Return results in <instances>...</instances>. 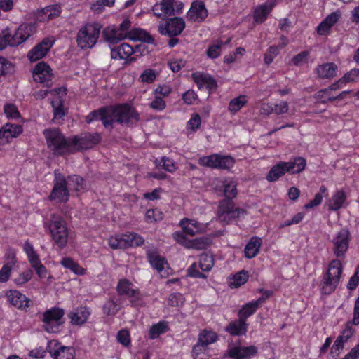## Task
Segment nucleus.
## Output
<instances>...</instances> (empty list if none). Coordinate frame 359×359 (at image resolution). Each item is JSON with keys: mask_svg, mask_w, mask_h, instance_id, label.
I'll return each mask as SVG.
<instances>
[{"mask_svg": "<svg viewBox=\"0 0 359 359\" xmlns=\"http://www.w3.org/2000/svg\"><path fill=\"white\" fill-rule=\"evenodd\" d=\"M43 135L48 148L55 156H63L72 153L71 138L67 139L56 128L45 129Z\"/></svg>", "mask_w": 359, "mask_h": 359, "instance_id": "1", "label": "nucleus"}, {"mask_svg": "<svg viewBox=\"0 0 359 359\" xmlns=\"http://www.w3.org/2000/svg\"><path fill=\"white\" fill-rule=\"evenodd\" d=\"M110 127H113L114 122L121 124L133 125L139 121V114L135 109L127 104H120L116 107H108Z\"/></svg>", "mask_w": 359, "mask_h": 359, "instance_id": "2", "label": "nucleus"}, {"mask_svg": "<svg viewBox=\"0 0 359 359\" xmlns=\"http://www.w3.org/2000/svg\"><path fill=\"white\" fill-rule=\"evenodd\" d=\"M52 241L60 249L64 248L68 241L69 230L65 221L60 216L53 215L51 219L46 223Z\"/></svg>", "mask_w": 359, "mask_h": 359, "instance_id": "3", "label": "nucleus"}, {"mask_svg": "<svg viewBox=\"0 0 359 359\" xmlns=\"http://www.w3.org/2000/svg\"><path fill=\"white\" fill-rule=\"evenodd\" d=\"M342 273V265L339 259L332 260L328 266L327 273L324 275L321 283V292L330 294L335 290Z\"/></svg>", "mask_w": 359, "mask_h": 359, "instance_id": "4", "label": "nucleus"}, {"mask_svg": "<svg viewBox=\"0 0 359 359\" xmlns=\"http://www.w3.org/2000/svg\"><path fill=\"white\" fill-rule=\"evenodd\" d=\"M102 25L97 22L88 23L82 27L77 33L76 41L82 48H91L97 43Z\"/></svg>", "mask_w": 359, "mask_h": 359, "instance_id": "5", "label": "nucleus"}, {"mask_svg": "<svg viewBox=\"0 0 359 359\" xmlns=\"http://www.w3.org/2000/svg\"><path fill=\"white\" fill-rule=\"evenodd\" d=\"M144 242V238L135 233H127L111 236L108 239V244L114 250L124 249L134 245L140 246Z\"/></svg>", "mask_w": 359, "mask_h": 359, "instance_id": "6", "label": "nucleus"}, {"mask_svg": "<svg viewBox=\"0 0 359 359\" xmlns=\"http://www.w3.org/2000/svg\"><path fill=\"white\" fill-rule=\"evenodd\" d=\"M245 211L240 208H236L231 200L223 199L218 205L217 218L224 224H229L236 218L243 216Z\"/></svg>", "mask_w": 359, "mask_h": 359, "instance_id": "7", "label": "nucleus"}, {"mask_svg": "<svg viewBox=\"0 0 359 359\" xmlns=\"http://www.w3.org/2000/svg\"><path fill=\"white\" fill-rule=\"evenodd\" d=\"M64 316L63 309L58 307H53L43 314V327L48 332H56L59 326L62 324V318Z\"/></svg>", "mask_w": 359, "mask_h": 359, "instance_id": "8", "label": "nucleus"}, {"mask_svg": "<svg viewBox=\"0 0 359 359\" xmlns=\"http://www.w3.org/2000/svg\"><path fill=\"white\" fill-rule=\"evenodd\" d=\"M100 136L97 133H83L71 137L72 153L83 149L92 148L99 143Z\"/></svg>", "mask_w": 359, "mask_h": 359, "instance_id": "9", "label": "nucleus"}, {"mask_svg": "<svg viewBox=\"0 0 359 359\" xmlns=\"http://www.w3.org/2000/svg\"><path fill=\"white\" fill-rule=\"evenodd\" d=\"M185 28L183 18L175 17L165 22H160L158 27L159 33L163 36L173 37L180 35Z\"/></svg>", "mask_w": 359, "mask_h": 359, "instance_id": "10", "label": "nucleus"}, {"mask_svg": "<svg viewBox=\"0 0 359 359\" xmlns=\"http://www.w3.org/2000/svg\"><path fill=\"white\" fill-rule=\"evenodd\" d=\"M69 191L66 179L60 173L55 172L54 186L50 198L57 202H66L69 197Z\"/></svg>", "mask_w": 359, "mask_h": 359, "instance_id": "11", "label": "nucleus"}, {"mask_svg": "<svg viewBox=\"0 0 359 359\" xmlns=\"http://www.w3.org/2000/svg\"><path fill=\"white\" fill-rule=\"evenodd\" d=\"M116 291L120 295L130 298L133 305L142 304V295L140 291L128 279L122 278L118 281Z\"/></svg>", "mask_w": 359, "mask_h": 359, "instance_id": "12", "label": "nucleus"}, {"mask_svg": "<svg viewBox=\"0 0 359 359\" xmlns=\"http://www.w3.org/2000/svg\"><path fill=\"white\" fill-rule=\"evenodd\" d=\"M37 25L36 22H23L19 25L13 34L11 43L13 46H19L25 43L31 36L36 34Z\"/></svg>", "mask_w": 359, "mask_h": 359, "instance_id": "13", "label": "nucleus"}, {"mask_svg": "<svg viewBox=\"0 0 359 359\" xmlns=\"http://www.w3.org/2000/svg\"><path fill=\"white\" fill-rule=\"evenodd\" d=\"M333 251L338 258L344 257L348 248L349 231L346 229H341L333 238Z\"/></svg>", "mask_w": 359, "mask_h": 359, "instance_id": "14", "label": "nucleus"}, {"mask_svg": "<svg viewBox=\"0 0 359 359\" xmlns=\"http://www.w3.org/2000/svg\"><path fill=\"white\" fill-rule=\"evenodd\" d=\"M54 42L55 40L53 38L43 39L28 52L27 57L29 60L34 62L46 56L53 46Z\"/></svg>", "mask_w": 359, "mask_h": 359, "instance_id": "15", "label": "nucleus"}, {"mask_svg": "<svg viewBox=\"0 0 359 359\" xmlns=\"http://www.w3.org/2000/svg\"><path fill=\"white\" fill-rule=\"evenodd\" d=\"M53 74L51 68L44 62L38 63L33 70V78L36 82L48 86L52 81Z\"/></svg>", "mask_w": 359, "mask_h": 359, "instance_id": "16", "label": "nucleus"}, {"mask_svg": "<svg viewBox=\"0 0 359 359\" xmlns=\"http://www.w3.org/2000/svg\"><path fill=\"white\" fill-rule=\"evenodd\" d=\"M48 352L55 359H74L75 351L71 346H60L57 341H50Z\"/></svg>", "mask_w": 359, "mask_h": 359, "instance_id": "17", "label": "nucleus"}, {"mask_svg": "<svg viewBox=\"0 0 359 359\" xmlns=\"http://www.w3.org/2000/svg\"><path fill=\"white\" fill-rule=\"evenodd\" d=\"M208 16V10L201 1H194L187 13V20L191 22H202Z\"/></svg>", "mask_w": 359, "mask_h": 359, "instance_id": "18", "label": "nucleus"}, {"mask_svg": "<svg viewBox=\"0 0 359 359\" xmlns=\"http://www.w3.org/2000/svg\"><path fill=\"white\" fill-rule=\"evenodd\" d=\"M257 352L255 346H234L228 349V355L233 359H250Z\"/></svg>", "mask_w": 359, "mask_h": 359, "instance_id": "19", "label": "nucleus"}, {"mask_svg": "<svg viewBox=\"0 0 359 359\" xmlns=\"http://www.w3.org/2000/svg\"><path fill=\"white\" fill-rule=\"evenodd\" d=\"M152 11L156 17L165 20L174 15V0H162L154 5Z\"/></svg>", "mask_w": 359, "mask_h": 359, "instance_id": "20", "label": "nucleus"}, {"mask_svg": "<svg viewBox=\"0 0 359 359\" xmlns=\"http://www.w3.org/2000/svg\"><path fill=\"white\" fill-rule=\"evenodd\" d=\"M191 76L200 89L205 88L209 93H211L217 88L216 81L208 74L196 72L193 73Z\"/></svg>", "mask_w": 359, "mask_h": 359, "instance_id": "21", "label": "nucleus"}, {"mask_svg": "<svg viewBox=\"0 0 359 359\" xmlns=\"http://www.w3.org/2000/svg\"><path fill=\"white\" fill-rule=\"evenodd\" d=\"M6 296L8 301L20 310H26L30 306V299L18 290H10Z\"/></svg>", "mask_w": 359, "mask_h": 359, "instance_id": "22", "label": "nucleus"}, {"mask_svg": "<svg viewBox=\"0 0 359 359\" xmlns=\"http://www.w3.org/2000/svg\"><path fill=\"white\" fill-rule=\"evenodd\" d=\"M149 262L151 266L156 269L162 277H166L168 273L166 271L168 263L165 259L160 256L158 252L155 251H149L147 253Z\"/></svg>", "mask_w": 359, "mask_h": 359, "instance_id": "23", "label": "nucleus"}, {"mask_svg": "<svg viewBox=\"0 0 359 359\" xmlns=\"http://www.w3.org/2000/svg\"><path fill=\"white\" fill-rule=\"evenodd\" d=\"M138 48L137 46L133 48L128 43H123L111 50V57L114 60H126L136 53Z\"/></svg>", "mask_w": 359, "mask_h": 359, "instance_id": "24", "label": "nucleus"}, {"mask_svg": "<svg viewBox=\"0 0 359 359\" xmlns=\"http://www.w3.org/2000/svg\"><path fill=\"white\" fill-rule=\"evenodd\" d=\"M276 4V0H266L255 10L254 19L257 23L264 22Z\"/></svg>", "mask_w": 359, "mask_h": 359, "instance_id": "25", "label": "nucleus"}, {"mask_svg": "<svg viewBox=\"0 0 359 359\" xmlns=\"http://www.w3.org/2000/svg\"><path fill=\"white\" fill-rule=\"evenodd\" d=\"M22 132L20 125L7 123L0 129V140H5L6 142H9L11 139L19 136Z\"/></svg>", "mask_w": 359, "mask_h": 359, "instance_id": "26", "label": "nucleus"}, {"mask_svg": "<svg viewBox=\"0 0 359 359\" xmlns=\"http://www.w3.org/2000/svg\"><path fill=\"white\" fill-rule=\"evenodd\" d=\"M315 72L319 79H332L337 76L338 67L333 62H326L318 65Z\"/></svg>", "mask_w": 359, "mask_h": 359, "instance_id": "27", "label": "nucleus"}, {"mask_svg": "<svg viewBox=\"0 0 359 359\" xmlns=\"http://www.w3.org/2000/svg\"><path fill=\"white\" fill-rule=\"evenodd\" d=\"M7 262L0 269V283H6L11 275V272L17 264V259L15 254L9 253L6 255Z\"/></svg>", "mask_w": 359, "mask_h": 359, "instance_id": "28", "label": "nucleus"}, {"mask_svg": "<svg viewBox=\"0 0 359 359\" xmlns=\"http://www.w3.org/2000/svg\"><path fill=\"white\" fill-rule=\"evenodd\" d=\"M341 13L339 11L330 13L317 27V33L319 35H326L330 32L331 27L338 21Z\"/></svg>", "mask_w": 359, "mask_h": 359, "instance_id": "29", "label": "nucleus"}, {"mask_svg": "<svg viewBox=\"0 0 359 359\" xmlns=\"http://www.w3.org/2000/svg\"><path fill=\"white\" fill-rule=\"evenodd\" d=\"M265 297H261L255 301H252L244 304L238 312L239 318L246 321L248 317L256 312L258 308L265 302Z\"/></svg>", "mask_w": 359, "mask_h": 359, "instance_id": "30", "label": "nucleus"}, {"mask_svg": "<svg viewBox=\"0 0 359 359\" xmlns=\"http://www.w3.org/2000/svg\"><path fill=\"white\" fill-rule=\"evenodd\" d=\"M180 225L184 233L191 236L202 232L203 229V226L197 221L187 218L182 219L180 222Z\"/></svg>", "mask_w": 359, "mask_h": 359, "instance_id": "31", "label": "nucleus"}, {"mask_svg": "<svg viewBox=\"0 0 359 359\" xmlns=\"http://www.w3.org/2000/svg\"><path fill=\"white\" fill-rule=\"evenodd\" d=\"M90 311L86 306H81L69 313L71 323L74 325H82L87 321Z\"/></svg>", "mask_w": 359, "mask_h": 359, "instance_id": "32", "label": "nucleus"}, {"mask_svg": "<svg viewBox=\"0 0 359 359\" xmlns=\"http://www.w3.org/2000/svg\"><path fill=\"white\" fill-rule=\"evenodd\" d=\"M96 120H101L105 128L110 127L109 116L108 114V107L100 108L90 112L86 117V121L90 123Z\"/></svg>", "mask_w": 359, "mask_h": 359, "instance_id": "33", "label": "nucleus"}, {"mask_svg": "<svg viewBox=\"0 0 359 359\" xmlns=\"http://www.w3.org/2000/svg\"><path fill=\"white\" fill-rule=\"evenodd\" d=\"M347 196L343 190H337L327 202L328 208L337 211L344 207Z\"/></svg>", "mask_w": 359, "mask_h": 359, "instance_id": "34", "label": "nucleus"}, {"mask_svg": "<svg viewBox=\"0 0 359 359\" xmlns=\"http://www.w3.org/2000/svg\"><path fill=\"white\" fill-rule=\"evenodd\" d=\"M105 40L111 44H115L128 38V33L114 27H107L103 32Z\"/></svg>", "mask_w": 359, "mask_h": 359, "instance_id": "35", "label": "nucleus"}, {"mask_svg": "<svg viewBox=\"0 0 359 359\" xmlns=\"http://www.w3.org/2000/svg\"><path fill=\"white\" fill-rule=\"evenodd\" d=\"M225 330L233 336L245 334L248 330V324L242 318L231 322Z\"/></svg>", "mask_w": 359, "mask_h": 359, "instance_id": "36", "label": "nucleus"}, {"mask_svg": "<svg viewBox=\"0 0 359 359\" xmlns=\"http://www.w3.org/2000/svg\"><path fill=\"white\" fill-rule=\"evenodd\" d=\"M262 241L259 237H252L245 248V255L247 258L255 257L259 252Z\"/></svg>", "mask_w": 359, "mask_h": 359, "instance_id": "37", "label": "nucleus"}, {"mask_svg": "<svg viewBox=\"0 0 359 359\" xmlns=\"http://www.w3.org/2000/svg\"><path fill=\"white\" fill-rule=\"evenodd\" d=\"M217 339V333L208 329L201 330L198 335V340L207 348L209 345L216 342Z\"/></svg>", "mask_w": 359, "mask_h": 359, "instance_id": "38", "label": "nucleus"}, {"mask_svg": "<svg viewBox=\"0 0 359 359\" xmlns=\"http://www.w3.org/2000/svg\"><path fill=\"white\" fill-rule=\"evenodd\" d=\"M287 172L291 173H299L303 171L306 166V160L302 157L295 158L293 161L285 162Z\"/></svg>", "mask_w": 359, "mask_h": 359, "instance_id": "39", "label": "nucleus"}, {"mask_svg": "<svg viewBox=\"0 0 359 359\" xmlns=\"http://www.w3.org/2000/svg\"><path fill=\"white\" fill-rule=\"evenodd\" d=\"M128 38L133 41H142L147 43H151L154 41L151 35L141 29H133L128 32Z\"/></svg>", "mask_w": 359, "mask_h": 359, "instance_id": "40", "label": "nucleus"}, {"mask_svg": "<svg viewBox=\"0 0 359 359\" xmlns=\"http://www.w3.org/2000/svg\"><path fill=\"white\" fill-rule=\"evenodd\" d=\"M60 264L66 269H69L74 273L79 276L84 275L86 272V269L81 267L78 263L75 262L70 257H64Z\"/></svg>", "mask_w": 359, "mask_h": 359, "instance_id": "41", "label": "nucleus"}, {"mask_svg": "<svg viewBox=\"0 0 359 359\" xmlns=\"http://www.w3.org/2000/svg\"><path fill=\"white\" fill-rule=\"evenodd\" d=\"M168 323L165 321H160L150 327L149 337L151 339H157L160 335L168 332Z\"/></svg>", "mask_w": 359, "mask_h": 359, "instance_id": "42", "label": "nucleus"}, {"mask_svg": "<svg viewBox=\"0 0 359 359\" xmlns=\"http://www.w3.org/2000/svg\"><path fill=\"white\" fill-rule=\"evenodd\" d=\"M284 163L285 162H280L271 168L266 175V180L269 182H275L278 180L279 177L283 176L287 172L286 166L283 165Z\"/></svg>", "mask_w": 359, "mask_h": 359, "instance_id": "43", "label": "nucleus"}, {"mask_svg": "<svg viewBox=\"0 0 359 359\" xmlns=\"http://www.w3.org/2000/svg\"><path fill=\"white\" fill-rule=\"evenodd\" d=\"M23 250L27 255L28 260L32 267L41 262L38 254L36 252L33 245L29 241H25L23 246Z\"/></svg>", "mask_w": 359, "mask_h": 359, "instance_id": "44", "label": "nucleus"}, {"mask_svg": "<svg viewBox=\"0 0 359 359\" xmlns=\"http://www.w3.org/2000/svg\"><path fill=\"white\" fill-rule=\"evenodd\" d=\"M121 307L120 299L112 298L107 300L103 305V312L107 316H114Z\"/></svg>", "mask_w": 359, "mask_h": 359, "instance_id": "45", "label": "nucleus"}, {"mask_svg": "<svg viewBox=\"0 0 359 359\" xmlns=\"http://www.w3.org/2000/svg\"><path fill=\"white\" fill-rule=\"evenodd\" d=\"M66 183L69 190L81 191L84 189L83 179L78 175L69 176L66 179Z\"/></svg>", "mask_w": 359, "mask_h": 359, "instance_id": "46", "label": "nucleus"}, {"mask_svg": "<svg viewBox=\"0 0 359 359\" xmlns=\"http://www.w3.org/2000/svg\"><path fill=\"white\" fill-rule=\"evenodd\" d=\"M13 40V34L9 27L4 28L0 34V50H4L8 46L11 47H16L13 46L11 41Z\"/></svg>", "mask_w": 359, "mask_h": 359, "instance_id": "47", "label": "nucleus"}, {"mask_svg": "<svg viewBox=\"0 0 359 359\" xmlns=\"http://www.w3.org/2000/svg\"><path fill=\"white\" fill-rule=\"evenodd\" d=\"M155 163L157 166L162 167L165 170L169 172H173L177 168L175 161L165 156H163L160 159L156 158Z\"/></svg>", "mask_w": 359, "mask_h": 359, "instance_id": "48", "label": "nucleus"}, {"mask_svg": "<svg viewBox=\"0 0 359 359\" xmlns=\"http://www.w3.org/2000/svg\"><path fill=\"white\" fill-rule=\"evenodd\" d=\"M236 183L233 180H226L224 182V194L225 199L231 200L237 196Z\"/></svg>", "mask_w": 359, "mask_h": 359, "instance_id": "49", "label": "nucleus"}, {"mask_svg": "<svg viewBox=\"0 0 359 359\" xmlns=\"http://www.w3.org/2000/svg\"><path fill=\"white\" fill-rule=\"evenodd\" d=\"M235 161L233 158L229 156H222L218 154V160L217 161L216 168L222 170H229L233 168Z\"/></svg>", "mask_w": 359, "mask_h": 359, "instance_id": "50", "label": "nucleus"}, {"mask_svg": "<svg viewBox=\"0 0 359 359\" xmlns=\"http://www.w3.org/2000/svg\"><path fill=\"white\" fill-rule=\"evenodd\" d=\"M247 103L245 95H240L231 100L229 104V110L231 113H236Z\"/></svg>", "mask_w": 359, "mask_h": 359, "instance_id": "51", "label": "nucleus"}, {"mask_svg": "<svg viewBox=\"0 0 359 359\" xmlns=\"http://www.w3.org/2000/svg\"><path fill=\"white\" fill-rule=\"evenodd\" d=\"M214 265L212 255L202 254L199 257V267L203 271H210Z\"/></svg>", "mask_w": 359, "mask_h": 359, "instance_id": "52", "label": "nucleus"}, {"mask_svg": "<svg viewBox=\"0 0 359 359\" xmlns=\"http://www.w3.org/2000/svg\"><path fill=\"white\" fill-rule=\"evenodd\" d=\"M217 160L218 154H214L199 158L198 163L201 166L216 168Z\"/></svg>", "mask_w": 359, "mask_h": 359, "instance_id": "53", "label": "nucleus"}, {"mask_svg": "<svg viewBox=\"0 0 359 359\" xmlns=\"http://www.w3.org/2000/svg\"><path fill=\"white\" fill-rule=\"evenodd\" d=\"M210 240L207 237H199L190 240L188 248L202 250L207 248L210 244Z\"/></svg>", "mask_w": 359, "mask_h": 359, "instance_id": "54", "label": "nucleus"}, {"mask_svg": "<svg viewBox=\"0 0 359 359\" xmlns=\"http://www.w3.org/2000/svg\"><path fill=\"white\" fill-rule=\"evenodd\" d=\"M163 218V212L159 209L157 208L149 209L146 212L145 214V220L148 223L158 222L162 220Z\"/></svg>", "mask_w": 359, "mask_h": 359, "instance_id": "55", "label": "nucleus"}, {"mask_svg": "<svg viewBox=\"0 0 359 359\" xmlns=\"http://www.w3.org/2000/svg\"><path fill=\"white\" fill-rule=\"evenodd\" d=\"M154 97L149 104L151 109L156 111H162L166 107V102L162 97L153 95Z\"/></svg>", "mask_w": 359, "mask_h": 359, "instance_id": "56", "label": "nucleus"}, {"mask_svg": "<svg viewBox=\"0 0 359 359\" xmlns=\"http://www.w3.org/2000/svg\"><path fill=\"white\" fill-rule=\"evenodd\" d=\"M248 279V274L241 271L233 276V281L230 283L231 287H238L243 285Z\"/></svg>", "mask_w": 359, "mask_h": 359, "instance_id": "57", "label": "nucleus"}, {"mask_svg": "<svg viewBox=\"0 0 359 359\" xmlns=\"http://www.w3.org/2000/svg\"><path fill=\"white\" fill-rule=\"evenodd\" d=\"M319 191L320 192L315 195L314 198L304 205L306 209L313 208L321 203L323 200L322 194H324L327 191V188L325 186H321Z\"/></svg>", "mask_w": 359, "mask_h": 359, "instance_id": "58", "label": "nucleus"}, {"mask_svg": "<svg viewBox=\"0 0 359 359\" xmlns=\"http://www.w3.org/2000/svg\"><path fill=\"white\" fill-rule=\"evenodd\" d=\"M4 111L8 118L15 119L20 116L17 107L13 104H6L4 107Z\"/></svg>", "mask_w": 359, "mask_h": 359, "instance_id": "59", "label": "nucleus"}, {"mask_svg": "<svg viewBox=\"0 0 359 359\" xmlns=\"http://www.w3.org/2000/svg\"><path fill=\"white\" fill-rule=\"evenodd\" d=\"M224 44L222 41H217L216 43L210 46L207 50L208 57L212 59L218 57L221 54L222 47Z\"/></svg>", "mask_w": 359, "mask_h": 359, "instance_id": "60", "label": "nucleus"}, {"mask_svg": "<svg viewBox=\"0 0 359 359\" xmlns=\"http://www.w3.org/2000/svg\"><path fill=\"white\" fill-rule=\"evenodd\" d=\"M172 92V88L170 85L163 84L158 86L153 91V95L162 97L163 99L169 96Z\"/></svg>", "mask_w": 359, "mask_h": 359, "instance_id": "61", "label": "nucleus"}, {"mask_svg": "<svg viewBox=\"0 0 359 359\" xmlns=\"http://www.w3.org/2000/svg\"><path fill=\"white\" fill-rule=\"evenodd\" d=\"M156 76L157 73L154 70L147 69L140 75V79L143 83H151L156 80Z\"/></svg>", "mask_w": 359, "mask_h": 359, "instance_id": "62", "label": "nucleus"}, {"mask_svg": "<svg viewBox=\"0 0 359 359\" xmlns=\"http://www.w3.org/2000/svg\"><path fill=\"white\" fill-rule=\"evenodd\" d=\"M279 53V49L278 47L275 46H270L265 55H264V62L266 64L269 65L271 64L273 59L278 55Z\"/></svg>", "mask_w": 359, "mask_h": 359, "instance_id": "63", "label": "nucleus"}, {"mask_svg": "<svg viewBox=\"0 0 359 359\" xmlns=\"http://www.w3.org/2000/svg\"><path fill=\"white\" fill-rule=\"evenodd\" d=\"M32 271L31 270H27L21 273L18 278L13 280V281L17 285L22 286L32 278Z\"/></svg>", "mask_w": 359, "mask_h": 359, "instance_id": "64", "label": "nucleus"}]
</instances>
